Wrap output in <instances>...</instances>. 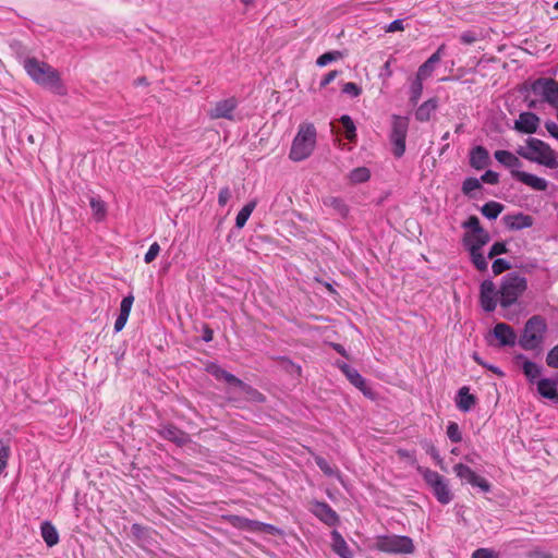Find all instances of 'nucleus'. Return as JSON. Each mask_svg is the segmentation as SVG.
Masks as SVG:
<instances>
[{"mask_svg":"<svg viewBox=\"0 0 558 558\" xmlns=\"http://www.w3.org/2000/svg\"><path fill=\"white\" fill-rule=\"evenodd\" d=\"M23 64L26 73L38 85L60 96L66 94V87L61 80L60 73L50 64L39 61L34 57L26 58Z\"/></svg>","mask_w":558,"mask_h":558,"instance_id":"f257e3e1","label":"nucleus"},{"mask_svg":"<svg viewBox=\"0 0 558 558\" xmlns=\"http://www.w3.org/2000/svg\"><path fill=\"white\" fill-rule=\"evenodd\" d=\"M548 330L547 322L542 315L531 316L524 324L518 344L525 351L541 352Z\"/></svg>","mask_w":558,"mask_h":558,"instance_id":"f03ea898","label":"nucleus"},{"mask_svg":"<svg viewBox=\"0 0 558 558\" xmlns=\"http://www.w3.org/2000/svg\"><path fill=\"white\" fill-rule=\"evenodd\" d=\"M517 154L522 158L545 166L549 169L558 168V160L549 144L535 137L526 140V147H519Z\"/></svg>","mask_w":558,"mask_h":558,"instance_id":"7ed1b4c3","label":"nucleus"},{"mask_svg":"<svg viewBox=\"0 0 558 558\" xmlns=\"http://www.w3.org/2000/svg\"><path fill=\"white\" fill-rule=\"evenodd\" d=\"M316 145V129L313 123H303L292 142L289 157L293 161L308 158Z\"/></svg>","mask_w":558,"mask_h":558,"instance_id":"20e7f679","label":"nucleus"},{"mask_svg":"<svg viewBox=\"0 0 558 558\" xmlns=\"http://www.w3.org/2000/svg\"><path fill=\"white\" fill-rule=\"evenodd\" d=\"M206 372L210 374L217 380H225L227 384L233 387H238L245 393V399L255 403H264L266 397L253 386L244 383L235 375L227 372L217 363H209L206 367Z\"/></svg>","mask_w":558,"mask_h":558,"instance_id":"39448f33","label":"nucleus"},{"mask_svg":"<svg viewBox=\"0 0 558 558\" xmlns=\"http://www.w3.org/2000/svg\"><path fill=\"white\" fill-rule=\"evenodd\" d=\"M416 471L423 476V480L432 489L433 495L439 504L448 505L452 501L453 494L446 477L422 465H417Z\"/></svg>","mask_w":558,"mask_h":558,"instance_id":"423d86ee","label":"nucleus"},{"mask_svg":"<svg viewBox=\"0 0 558 558\" xmlns=\"http://www.w3.org/2000/svg\"><path fill=\"white\" fill-rule=\"evenodd\" d=\"M526 288L527 282L524 277L519 276L517 272L507 274L504 276L499 288L500 305L505 308L513 305Z\"/></svg>","mask_w":558,"mask_h":558,"instance_id":"0eeeda50","label":"nucleus"},{"mask_svg":"<svg viewBox=\"0 0 558 558\" xmlns=\"http://www.w3.org/2000/svg\"><path fill=\"white\" fill-rule=\"evenodd\" d=\"M374 548L387 554H412L415 550L413 539L407 535H378Z\"/></svg>","mask_w":558,"mask_h":558,"instance_id":"6e6552de","label":"nucleus"},{"mask_svg":"<svg viewBox=\"0 0 558 558\" xmlns=\"http://www.w3.org/2000/svg\"><path fill=\"white\" fill-rule=\"evenodd\" d=\"M409 129V120L405 117L392 116L390 142L392 144V154L396 158H400L405 151V138Z\"/></svg>","mask_w":558,"mask_h":558,"instance_id":"1a4fd4ad","label":"nucleus"},{"mask_svg":"<svg viewBox=\"0 0 558 558\" xmlns=\"http://www.w3.org/2000/svg\"><path fill=\"white\" fill-rule=\"evenodd\" d=\"M453 472L460 478L462 484H470L473 487H478L484 493H488L492 489V485L486 478L480 476L470 466L463 463L454 464Z\"/></svg>","mask_w":558,"mask_h":558,"instance_id":"9d476101","label":"nucleus"},{"mask_svg":"<svg viewBox=\"0 0 558 558\" xmlns=\"http://www.w3.org/2000/svg\"><path fill=\"white\" fill-rule=\"evenodd\" d=\"M500 298L499 290H496L495 283L490 279H485L480 286V305L486 313L496 310Z\"/></svg>","mask_w":558,"mask_h":558,"instance_id":"9b49d317","label":"nucleus"},{"mask_svg":"<svg viewBox=\"0 0 558 558\" xmlns=\"http://www.w3.org/2000/svg\"><path fill=\"white\" fill-rule=\"evenodd\" d=\"M310 511L326 525L333 527L340 522L338 513L325 501L315 500L311 504Z\"/></svg>","mask_w":558,"mask_h":558,"instance_id":"f8f14e48","label":"nucleus"},{"mask_svg":"<svg viewBox=\"0 0 558 558\" xmlns=\"http://www.w3.org/2000/svg\"><path fill=\"white\" fill-rule=\"evenodd\" d=\"M157 434L165 440L175 444L178 447H183L191 441L190 435L175 426L174 424H162L157 428Z\"/></svg>","mask_w":558,"mask_h":558,"instance_id":"ddd939ff","label":"nucleus"},{"mask_svg":"<svg viewBox=\"0 0 558 558\" xmlns=\"http://www.w3.org/2000/svg\"><path fill=\"white\" fill-rule=\"evenodd\" d=\"M513 361L522 369L530 384L537 383L536 379L541 376L543 367L533 361H530L523 353H517Z\"/></svg>","mask_w":558,"mask_h":558,"instance_id":"4468645a","label":"nucleus"},{"mask_svg":"<svg viewBox=\"0 0 558 558\" xmlns=\"http://www.w3.org/2000/svg\"><path fill=\"white\" fill-rule=\"evenodd\" d=\"M490 335L498 341V347H513L517 341L514 329L506 323H497Z\"/></svg>","mask_w":558,"mask_h":558,"instance_id":"2eb2a0df","label":"nucleus"},{"mask_svg":"<svg viewBox=\"0 0 558 558\" xmlns=\"http://www.w3.org/2000/svg\"><path fill=\"white\" fill-rule=\"evenodd\" d=\"M238 99L230 97L216 102L215 107L210 110V118L213 119H233V111L238 107Z\"/></svg>","mask_w":558,"mask_h":558,"instance_id":"dca6fc26","label":"nucleus"},{"mask_svg":"<svg viewBox=\"0 0 558 558\" xmlns=\"http://www.w3.org/2000/svg\"><path fill=\"white\" fill-rule=\"evenodd\" d=\"M511 177L534 191L544 192L548 187V182L545 179L525 171L513 170L511 171Z\"/></svg>","mask_w":558,"mask_h":558,"instance_id":"f3484780","label":"nucleus"},{"mask_svg":"<svg viewBox=\"0 0 558 558\" xmlns=\"http://www.w3.org/2000/svg\"><path fill=\"white\" fill-rule=\"evenodd\" d=\"M539 118L534 112H521L514 122V129L524 134H533L537 131Z\"/></svg>","mask_w":558,"mask_h":558,"instance_id":"a211bd4d","label":"nucleus"},{"mask_svg":"<svg viewBox=\"0 0 558 558\" xmlns=\"http://www.w3.org/2000/svg\"><path fill=\"white\" fill-rule=\"evenodd\" d=\"M469 163L475 170H483L490 163V156L486 147L476 145L469 153Z\"/></svg>","mask_w":558,"mask_h":558,"instance_id":"6ab92c4d","label":"nucleus"},{"mask_svg":"<svg viewBox=\"0 0 558 558\" xmlns=\"http://www.w3.org/2000/svg\"><path fill=\"white\" fill-rule=\"evenodd\" d=\"M502 221L509 230L515 231L531 228L534 223L533 217L523 213L506 215L504 216Z\"/></svg>","mask_w":558,"mask_h":558,"instance_id":"aec40b11","label":"nucleus"},{"mask_svg":"<svg viewBox=\"0 0 558 558\" xmlns=\"http://www.w3.org/2000/svg\"><path fill=\"white\" fill-rule=\"evenodd\" d=\"M446 46L440 45L437 50L423 63L420 65L416 74L420 77L428 78L435 70L437 63H439L441 56L445 51Z\"/></svg>","mask_w":558,"mask_h":558,"instance_id":"412c9836","label":"nucleus"},{"mask_svg":"<svg viewBox=\"0 0 558 558\" xmlns=\"http://www.w3.org/2000/svg\"><path fill=\"white\" fill-rule=\"evenodd\" d=\"M537 392L544 399L550 400L553 403L558 404V389L557 385L550 378H541L537 380Z\"/></svg>","mask_w":558,"mask_h":558,"instance_id":"4be33fe9","label":"nucleus"},{"mask_svg":"<svg viewBox=\"0 0 558 558\" xmlns=\"http://www.w3.org/2000/svg\"><path fill=\"white\" fill-rule=\"evenodd\" d=\"M490 241L489 233L464 234L463 244L470 253L482 251V247Z\"/></svg>","mask_w":558,"mask_h":558,"instance_id":"5701e85b","label":"nucleus"},{"mask_svg":"<svg viewBox=\"0 0 558 558\" xmlns=\"http://www.w3.org/2000/svg\"><path fill=\"white\" fill-rule=\"evenodd\" d=\"M494 157L499 163L509 168L510 171L519 170L523 166L519 157L509 150H496Z\"/></svg>","mask_w":558,"mask_h":558,"instance_id":"b1692460","label":"nucleus"},{"mask_svg":"<svg viewBox=\"0 0 558 558\" xmlns=\"http://www.w3.org/2000/svg\"><path fill=\"white\" fill-rule=\"evenodd\" d=\"M330 536L332 550L341 558H352V551L343 536L337 530H332Z\"/></svg>","mask_w":558,"mask_h":558,"instance_id":"393cba45","label":"nucleus"},{"mask_svg":"<svg viewBox=\"0 0 558 558\" xmlns=\"http://www.w3.org/2000/svg\"><path fill=\"white\" fill-rule=\"evenodd\" d=\"M323 204L326 207L332 208L342 219H347L350 214V207L341 197L326 196L323 198Z\"/></svg>","mask_w":558,"mask_h":558,"instance_id":"a878e982","label":"nucleus"},{"mask_svg":"<svg viewBox=\"0 0 558 558\" xmlns=\"http://www.w3.org/2000/svg\"><path fill=\"white\" fill-rule=\"evenodd\" d=\"M438 108V100L437 98H429L426 101H424L415 111L414 116L415 119L420 122H427L429 121L432 114L436 111Z\"/></svg>","mask_w":558,"mask_h":558,"instance_id":"bb28decb","label":"nucleus"},{"mask_svg":"<svg viewBox=\"0 0 558 558\" xmlns=\"http://www.w3.org/2000/svg\"><path fill=\"white\" fill-rule=\"evenodd\" d=\"M476 403V397L470 393L469 387L463 386L458 391L457 407L462 412H469Z\"/></svg>","mask_w":558,"mask_h":558,"instance_id":"cd10ccee","label":"nucleus"},{"mask_svg":"<svg viewBox=\"0 0 558 558\" xmlns=\"http://www.w3.org/2000/svg\"><path fill=\"white\" fill-rule=\"evenodd\" d=\"M40 535L48 547H53L60 539L56 526L50 521L40 524Z\"/></svg>","mask_w":558,"mask_h":558,"instance_id":"c85d7f7f","label":"nucleus"},{"mask_svg":"<svg viewBox=\"0 0 558 558\" xmlns=\"http://www.w3.org/2000/svg\"><path fill=\"white\" fill-rule=\"evenodd\" d=\"M347 378L354 387L362 391L364 396L373 398L374 393L372 389L367 386L365 378L359 373L356 368L348 374Z\"/></svg>","mask_w":558,"mask_h":558,"instance_id":"c756f323","label":"nucleus"},{"mask_svg":"<svg viewBox=\"0 0 558 558\" xmlns=\"http://www.w3.org/2000/svg\"><path fill=\"white\" fill-rule=\"evenodd\" d=\"M424 80V77H420L417 74H415V76L411 78L409 101L413 106H415L418 102L422 96Z\"/></svg>","mask_w":558,"mask_h":558,"instance_id":"7c9ffc66","label":"nucleus"},{"mask_svg":"<svg viewBox=\"0 0 558 558\" xmlns=\"http://www.w3.org/2000/svg\"><path fill=\"white\" fill-rule=\"evenodd\" d=\"M505 206L502 204L495 201H490L482 206L481 213L487 219L495 220L501 214Z\"/></svg>","mask_w":558,"mask_h":558,"instance_id":"2f4dec72","label":"nucleus"},{"mask_svg":"<svg viewBox=\"0 0 558 558\" xmlns=\"http://www.w3.org/2000/svg\"><path fill=\"white\" fill-rule=\"evenodd\" d=\"M257 202L251 201L242 207L235 217V227L242 229L256 207Z\"/></svg>","mask_w":558,"mask_h":558,"instance_id":"473e14b6","label":"nucleus"},{"mask_svg":"<svg viewBox=\"0 0 558 558\" xmlns=\"http://www.w3.org/2000/svg\"><path fill=\"white\" fill-rule=\"evenodd\" d=\"M547 86L544 100L558 109V82L548 77Z\"/></svg>","mask_w":558,"mask_h":558,"instance_id":"72a5a7b5","label":"nucleus"},{"mask_svg":"<svg viewBox=\"0 0 558 558\" xmlns=\"http://www.w3.org/2000/svg\"><path fill=\"white\" fill-rule=\"evenodd\" d=\"M476 190H483V185L480 179L474 177L465 178L461 187L462 193L470 198H475L476 196L473 194V192Z\"/></svg>","mask_w":558,"mask_h":558,"instance_id":"f704fd0d","label":"nucleus"},{"mask_svg":"<svg viewBox=\"0 0 558 558\" xmlns=\"http://www.w3.org/2000/svg\"><path fill=\"white\" fill-rule=\"evenodd\" d=\"M340 123L344 131V137L350 142H355L356 140V128L352 120V118L348 114H343L340 118Z\"/></svg>","mask_w":558,"mask_h":558,"instance_id":"c9c22d12","label":"nucleus"},{"mask_svg":"<svg viewBox=\"0 0 558 558\" xmlns=\"http://www.w3.org/2000/svg\"><path fill=\"white\" fill-rule=\"evenodd\" d=\"M230 524L236 529L254 531V526L256 524V520H251L241 515H230L228 518Z\"/></svg>","mask_w":558,"mask_h":558,"instance_id":"e433bc0d","label":"nucleus"},{"mask_svg":"<svg viewBox=\"0 0 558 558\" xmlns=\"http://www.w3.org/2000/svg\"><path fill=\"white\" fill-rule=\"evenodd\" d=\"M89 205L96 219L102 220L106 216V204L99 197H90Z\"/></svg>","mask_w":558,"mask_h":558,"instance_id":"4c0bfd02","label":"nucleus"},{"mask_svg":"<svg viewBox=\"0 0 558 558\" xmlns=\"http://www.w3.org/2000/svg\"><path fill=\"white\" fill-rule=\"evenodd\" d=\"M462 228L469 229L470 232L466 234H473V233H488L480 222V219L476 216H470L463 223Z\"/></svg>","mask_w":558,"mask_h":558,"instance_id":"58836bf2","label":"nucleus"},{"mask_svg":"<svg viewBox=\"0 0 558 558\" xmlns=\"http://www.w3.org/2000/svg\"><path fill=\"white\" fill-rule=\"evenodd\" d=\"M352 183H364L369 180L371 172L366 167L353 169L349 175Z\"/></svg>","mask_w":558,"mask_h":558,"instance_id":"ea45409f","label":"nucleus"},{"mask_svg":"<svg viewBox=\"0 0 558 558\" xmlns=\"http://www.w3.org/2000/svg\"><path fill=\"white\" fill-rule=\"evenodd\" d=\"M512 267H518V268H522L521 265H518V264H510L507 259L505 258H496L494 262H493V265H492V269H493V272L494 275H500L502 274L504 271L512 268Z\"/></svg>","mask_w":558,"mask_h":558,"instance_id":"a19ab883","label":"nucleus"},{"mask_svg":"<svg viewBox=\"0 0 558 558\" xmlns=\"http://www.w3.org/2000/svg\"><path fill=\"white\" fill-rule=\"evenodd\" d=\"M342 53L338 50L328 51L319 56L316 60V64L320 68L326 66L327 64L340 59Z\"/></svg>","mask_w":558,"mask_h":558,"instance_id":"79ce46f5","label":"nucleus"},{"mask_svg":"<svg viewBox=\"0 0 558 558\" xmlns=\"http://www.w3.org/2000/svg\"><path fill=\"white\" fill-rule=\"evenodd\" d=\"M470 256H471V260H472L473 265L475 266V268L477 270H480V271L487 270L488 264H487L485 256L482 254V251H476V252L470 253Z\"/></svg>","mask_w":558,"mask_h":558,"instance_id":"37998d69","label":"nucleus"},{"mask_svg":"<svg viewBox=\"0 0 558 558\" xmlns=\"http://www.w3.org/2000/svg\"><path fill=\"white\" fill-rule=\"evenodd\" d=\"M447 436L451 442L458 444L462 441V434L456 422H450L447 426Z\"/></svg>","mask_w":558,"mask_h":558,"instance_id":"c03bdc74","label":"nucleus"},{"mask_svg":"<svg viewBox=\"0 0 558 558\" xmlns=\"http://www.w3.org/2000/svg\"><path fill=\"white\" fill-rule=\"evenodd\" d=\"M547 82L548 77H539L535 80L531 85V90L533 92V94L542 95L544 97L546 94V89L548 87Z\"/></svg>","mask_w":558,"mask_h":558,"instance_id":"a18cd8bd","label":"nucleus"},{"mask_svg":"<svg viewBox=\"0 0 558 558\" xmlns=\"http://www.w3.org/2000/svg\"><path fill=\"white\" fill-rule=\"evenodd\" d=\"M342 93L355 98L362 94V88L356 83L348 82L343 84Z\"/></svg>","mask_w":558,"mask_h":558,"instance_id":"49530a36","label":"nucleus"},{"mask_svg":"<svg viewBox=\"0 0 558 558\" xmlns=\"http://www.w3.org/2000/svg\"><path fill=\"white\" fill-rule=\"evenodd\" d=\"M314 461L324 474H326L328 476H331L333 474L332 468L330 466L329 462L324 457L315 456Z\"/></svg>","mask_w":558,"mask_h":558,"instance_id":"de8ad7c7","label":"nucleus"},{"mask_svg":"<svg viewBox=\"0 0 558 558\" xmlns=\"http://www.w3.org/2000/svg\"><path fill=\"white\" fill-rule=\"evenodd\" d=\"M546 364L551 368L558 369V344L553 347L546 354Z\"/></svg>","mask_w":558,"mask_h":558,"instance_id":"09e8293b","label":"nucleus"},{"mask_svg":"<svg viewBox=\"0 0 558 558\" xmlns=\"http://www.w3.org/2000/svg\"><path fill=\"white\" fill-rule=\"evenodd\" d=\"M133 302H134L133 294H129V295L124 296L122 299L121 303H120V313L119 314L129 317L130 313H131V308H132Z\"/></svg>","mask_w":558,"mask_h":558,"instance_id":"8fccbe9b","label":"nucleus"},{"mask_svg":"<svg viewBox=\"0 0 558 558\" xmlns=\"http://www.w3.org/2000/svg\"><path fill=\"white\" fill-rule=\"evenodd\" d=\"M471 558H500L499 554L492 548H478L472 553Z\"/></svg>","mask_w":558,"mask_h":558,"instance_id":"3c124183","label":"nucleus"},{"mask_svg":"<svg viewBox=\"0 0 558 558\" xmlns=\"http://www.w3.org/2000/svg\"><path fill=\"white\" fill-rule=\"evenodd\" d=\"M159 253H160V245L157 242H154L149 246L148 251L146 252V254L144 256V262L146 264L153 263L157 258Z\"/></svg>","mask_w":558,"mask_h":558,"instance_id":"603ef678","label":"nucleus"},{"mask_svg":"<svg viewBox=\"0 0 558 558\" xmlns=\"http://www.w3.org/2000/svg\"><path fill=\"white\" fill-rule=\"evenodd\" d=\"M508 252L507 245L505 242H495L489 252H488V258H494L498 255L506 254Z\"/></svg>","mask_w":558,"mask_h":558,"instance_id":"864d4df0","label":"nucleus"},{"mask_svg":"<svg viewBox=\"0 0 558 558\" xmlns=\"http://www.w3.org/2000/svg\"><path fill=\"white\" fill-rule=\"evenodd\" d=\"M10 457V448L0 440V473L4 471L8 465Z\"/></svg>","mask_w":558,"mask_h":558,"instance_id":"5fc2aeb1","label":"nucleus"},{"mask_svg":"<svg viewBox=\"0 0 558 558\" xmlns=\"http://www.w3.org/2000/svg\"><path fill=\"white\" fill-rule=\"evenodd\" d=\"M253 532H263L275 535L276 533L279 532V530L272 524L256 521Z\"/></svg>","mask_w":558,"mask_h":558,"instance_id":"6e6d98bb","label":"nucleus"},{"mask_svg":"<svg viewBox=\"0 0 558 558\" xmlns=\"http://www.w3.org/2000/svg\"><path fill=\"white\" fill-rule=\"evenodd\" d=\"M481 183L487 184H497L499 182V174L493 170H487L484 174H482L480 179Z\"/></svg>","mask_w":558,"mask_h":558,"instance_id":"4d7b16f0","label":"nucleus"},{"mask_svg":"<svg viewBox=\"0 0 558 558\" xmlns=\"http://www.w3.org/2000/svg\"><path fill=\"white\" fill-rule=\"evenodd\" d=\"M231 197H232V193L228 186L220 189L219 194H218L219 206L225 207Z\"/></svg>","mask_w":558,"mask_h":558,"instance_id":"13d9d810","label":"nucleus"},{"mask_svg":"<svg viewBox=\"0 0 558 558\" xmlns=\"http://www.w3.org/2000/svg\"><path fill=\"white\" fill-rule=\"evenodd\" d=\"M131 532L135 538L142 539L146 536L147 529L138 523H133L131 526Z\"/></svg>","mask_w":558,"mask_h":558,"instance_id":"bf43d9fd","label":"nucleus"},{"mask_svg":"<svg viewBox=\"0 0 558 558\" xmlns=\"http://www.w3.org/2000/svg\"><path fill=\"white\" fill-rule=\"evenodd\" d=\"M340 74V71L332 70L329 73H327L324 78L319 83L320 88H325L327 85H329L338 75Z\"/></svg>","mask_w":558,"mask_h":558,"instance_id":"052dcab7","label":"nucleus"},{"mask_svg":"<svg viewBox=\"0 0 558 558\" xmlns=\"http://www.w3.org/2000/svg\"><path fill=\"white\" fill-rule=\"evenodd\" d=\"M477 40V37L474 32L468 31L463 32L460 36V41L465 45H471Z\"/></svg>","mask_w":558,"mask_h":558,"instance_id":"680f3d73","label":"nucleus"},{"mask_svg":"<svg viewBox=\"0 0 558 558\" xmlns=\"http://www.w3.org/2000/svg\"><path fill=\"white\" fill-rule=\"evenodd\" d=\"M403 29H404L403 20H399V19L389 23L388 26L386 27L387 33H393V32L403 31Z\"/></svg>","mask_w":558,"mask_h":558,"instance_id":"e2e57ef3","label":"nucleus"},{"mask_svg":"<svg viewBox=\"0 0 558 558\" xmlns=\"http://www.w3.org/2000/svg\"><path fill=\"white\" fill-rule=\"evenodd\" d=\"M545 128L553 137L558 140V124L556 122L548 120L545 122Z\"/></svg>","mask_w":558,"mask_h":558,"instance_id":"0e129e2a","label":"nucleus"},{"mask_svg":"<svg viewBox=\"0 0 558 558\" xmlns=\"http://www.w3.org/2000/svg\"><path fill=\"white\" fill-rule=\"evenodd\" d=\"M128 318H129L128 316H124V315H121V314L118 315V317H117V319L114 322V331L116 332H119V331H121L124 328V326H125V324L128 322Z\"/></svg>","mask_w":558,"mask_h":558,"instance_id":"69168bd1","label":"nucleus"},{"mask_svg":"<svg viewBox=\"0 0 558 558\" xmlns=\"http://www.w3.org/2000/svg\"><path fill=\"white\" fill-rule=\"evenodd\" d=\"M214 338V330L209 327V325L205 324L203 326V335L202 339L205 342H210Z\"/></svg>","mask_w":558,"mask_h":558,"instance_id":"338daca9","label":"nucleus"},{"mask_svg":"<svg viewBox=\"0 0 558 558\" xmlns=\"http://www.w3.org/2000/svg\"><path fill=\"white\" fill-rule=\"evenodd\" d=\"M422 446L425 449V452L430 457L438 452L437 448L434 446L432 441L425 440L422 442Z\"/></svg>","mask_w":558,"mask_h":558,"instance_id":"774afa93","label":"nucleus"}]
</instances>
